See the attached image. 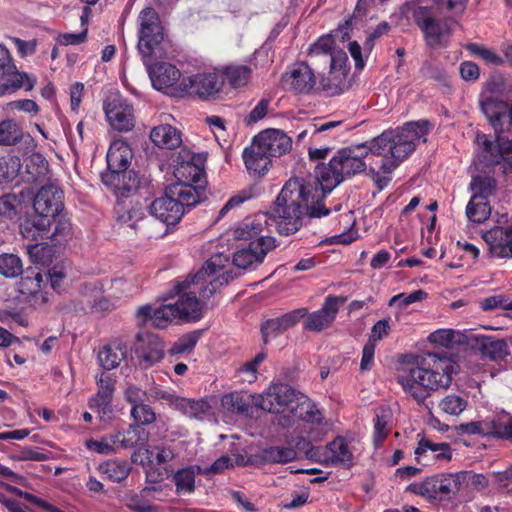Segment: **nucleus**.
<instances>
[{
  "label": "nucleus",
  "mask_w": 512,
  "mask_h": 512,
  "mask_svg": "<svg viewBox=\"0 0 512 512\" xmlns=\"http://www.w3.org/2000/svg\"><path fill=\"white\" fill-rule=\"evenodd\" d=\"M312 191L313 187L306 185L303 180L290 179L276 198L272 215L260 212L246 218L233 230L234 239L248 244L259 243L260 238H272L264 234L272 224L276 225L279 233L289 235L300 229L304 216L312 218L328 215V209L320 210V202L314 203Z\"/></svg>",
  "instance_id": "nucleus-1"
},
{
  "label": "nucleus",
  "mask_w": 512,
  "mask_h": 512,
  "mask_svg": "<svg viewBox=\"0 0 512 512\" xmlns=\"http://www.w3.org/2000/svg\"><path fill=\"white\" fill-rule=\"evenodd\" d=\"M227 262V256L215 254L195 275L188 276L175 285L174 289L179 296L174 303L178 318L197 321L202 317L204 302L234 278L231 272L218 274Z\"/></svg>",
  "instance_id": "nucleus-2"
},
{
  "label": "nucleus",
  "mask_w": 512,
  "mask_h": 512,
  "mask_svg": "<svg viewBox=\"0 0 512 512\" xmlns=\"http://www.w3.org/2000/svg\"><path fill=\"white\" fill-rule=\"evenodd\" d=\"M430 130L428 121H417L406 123L396 131H385L381 135L369 141L371 152L370 173L377 185L383 188L388 179L379 177V173L390 174L400 162L407 158L416 148L417 142Z\"/></svg>",
  "instance_id": "nucleus-3"
},
{
  "label": "nucleus",
  "mask_w": 512,
  "mask_h": 512,
  "mask_svg": "<svg viewBox=\"0 0 512 512\" xmlns=\"http://www.w3.org/2000/svg\"><path fill=\"white\" fill-rule=\"evenodd\" d=\"M481 108L495 131V142L484 134H478L477 144L481 149L479 163L489 168L494 174L512 173V142L504 133L512 127V105L494 98L486 97L481 101Z\"/></svg>",
  "instance_id": "nucleus-4"
},
{
  "label": "nucleus",
  "mask_w": 512,
  "mask_h": 512,
  "mask_svg": "<svg viewBox=\"0 0 512 512\" xmlns=\"http://www.w3.org/2000/svg\"><path fill=\"white\" fill-rule=\"evenodd\" d=\"M453 373H456V364L449 357L427 353L415 366L404 368L397 379L407 395L423 403L431 392L448 388Z\"/></svg>",
  "instance_id": "nucleus-5"
},
{
  "label": "nucleus",
  "mask_w": 512,
  "mask_h": 512,
  "mask_svg": "<svg viewBox=\"0 0 512 512\" xmlns=\"http://www.w3.org/2000/svg\"><path fill=\"white\" fill-rule=\"evenodd\" d=\"M371 152L369 151V142L362 143L356 146H349L338 150L335 155L330 159L328 164H319L316 168V178L321 186L319 190L316 185L306 182V185H311L313 191L311 195L315 197L314 203L320 202V210L326 209L322 198L327 192H331L338 186L346 177H351L356 174L364 172L367 167L370 168ZM302 180V178H299Z\"/></svg>",
  "instance_id": "nucleus-6"
},
{
  "label": "nucleus",
  "mask_w": 512,
  "mask_h": 512,
  "mask_svg": "<svg viewBox=\"0 0 512 512\" xmlns=\"http://www.w3.org/2000/svg\"><path fill=\"white\" fill-rule=\"evenodd\" d=\"M199 203L197 192L186 186L170 185L163 196L155 199L149 206L150 214L167 225L180 221L185 208L194 207Z\"/></svg>",
  "instance_id": "nucleus-7"
},
{
  "label": "nucleus",
  "mask_w": 512,
  "mask_h": 512,
  "mask_svg": "<svg viewBox=\"0 0 512 512\" xmlns=\"http://www.w3.org/2000/svg\"><path fill=\"white\" fill-rule=\"evenodd\" d=\"M413 19L423 33L425 42L430 47L445 45L450 39L456 22L452 18H437L427 7H417Z\"/></svg>",
  "instance_id": "nucleus-8"
},
{
  "label": "nucleus",
  "mask_w": 512,
  "mask_h": 512,
  "mask_svg": "<svg viewBox=\"0 0 512 512\" xmlns=\"http://www.w3.org/2000/svg\"><path fill=\"white\" fill-rule=\"evenodd\" d=\"M174 176L177 182L173 185L186 186L197 192L199 202L204 197V168L199 157H196L189 150H181L177 157V164L174 169Z\"/></svg>",
  "instance_id": "nucleus-9"
},
{
  "label": "nucleus",
  "mask_w": 512,
  "mask_h": 512,
  "mask_svg": "<svg viewBox=\"0 0 512 512\" xmlns=\"http://www.w3.org/2000/svg\"><path fill=\"white\" fill-rule=\"evenodd\" d=\"M138 50L144 59L151 57L155 48L164 39L163 27L158 13L153 8H145L139 14Z\"/></svg>",
  "instance_id": "nucleus-10"
},
{
  "label": "nucleus",
  "mask_w": 512,
  "mask_h": 512,
  "mask_svg": "<svg viewBox=\"0 0 512 512\" xmlns=\"http://www.w3.org/2000/svg\"><path fill=\"white\" fill-rule=\"evenodd\" d=\"M297 398V392L283 383L273 384L263 394L252 397L255 407L270 413H291Z\"/></svg>",
  "instance_id": "nucleus-11"
},
{
  "label": "nucleus",
  "mask_w": 512,
  "mask_h": 512,
  "mask_svg": "<svg viewBox=\"0 0 512 512\" xmlns=\"http://www.w3.org/2000/svg\"><path fill=\"white\" fill-rule=\"evenodd\" d=\"M275 247L274 238H260L259 243L250 242L234 253L233 264L240 269H254L264 261L266 255Z\"/></svg>",
  "instance_id": "nucleus-12"
},
{
  "label": "nucleus",
  "mask_w": 512,
  "mask_h": 512,
  "mask_svg": "<svg viewBox=\"0 0 512 512\" xmlns=\"http://www.w3.org/2000/svg\"><path fill=\"white\" fill-rule=\"evenodd\" d=\"M457 488V481L452 475L429 477L422 482L413 483L409 490L417 495L432 500H447Z\"/></svg>",
  "instance_id": "nucleus-13"
},
{
  "label": "nucleus",
  "mask_w": 512,
  "mask_h": 512,
  "mask_svg": "<svg viewBox=\"0 0 512 512\" xmlns=\"http://www.w3.org/2000/svg\"><path fill=\"white\" fill-rule=\"evenodd\" d=\"M0 85L4 89H19L24 87L30 91L35 85V79L26 73H20L12 63L9 51L0 45Z\"/></svg>",
  "instance_id": "nucleus-14"
},
{
  "label": "nucleus",
  "mask_w": 512,
  "mask_h": 512,
  "mask_svg": "<svg viewBox=\"0 0 512 512\" xmlns=\"http://www.w3.org/2000/svg\"><path fill=\"white\" fill-rule=\"evenodd\" d=\"M63 191L54 184L42 186L34 197L33 207L44 218L54 217L63 209Z\"/></svg>",
  "instance_id": "nucleus-15"
},
{
  "label": "nucleus",
  "mask_w": 512,
  "mask_h": 512,
  "mask_svg": "<svg viewBox=\"0 0 512 512\" xmlns=\"http://www.w3.org/2000/svg\"><path fill=\"white\" fill-rule=\"evenodd\" d=\"M109 124L118 131H130L135 124L134 110L126 100L113 97L104 106Z\"/></svg>",
  "instance_id": "nucleus-16"
},
{
  "label": "nucleus",
  "mask_w": 512,
  "mask_h": 512,
  "mask_svg": "<svg viewBox=\"0 0 512 512\" xmlns=\"http://www.w3.org/2000/svg\"><path fill=\"white\" fill-rule=\"evenodd\" d=\"M283 85L296 93L309 94L316 85V78L311 67L304 62L295 64L282 76Z\"/></svg>",
  "instance_id": "nucleus-17"
},
{
  "label": "nucleus",
  "mask_w": 512,
  "mask_h": 512,
  "mask_svg": "<svg viewBox=\"0 0 512 512\" xmlns=\"http://www.w3.org/2000/svg\"><path fill=\"white\" fill-rule=\"evenodd\" d=\"M344 298L328 296L321 309L308 315L304 322L305 329L313 332H321L332 325L339 311L340 303Z\"/></svg>",
  "instance_id": "nucleus-18"
},
{
  "label": "nucleus",
  "mask_w": 512,
  "mask_h": 512,
  "mask_svg": "<svg viewBox=\"0 0 512 512\" xmlns=\"http://www.w3.org/2000/svg\"><path fill=\"white\" fill-rule=\"evenodd\" d=\"M136 355L139 364L144 369H148L163 358L164 344L157 335L138 334Z\"/></svg>",
  "instance_id": "nucleus-19"
},
{
  "label": "nucleus",
  "mask_w": 512,
  "mask_h": 512,
  "mask_svg": "<svg viewBox=\"0 0 512 512\" xmlns=\"http://www.w3.org/2000/svg\"><path fill=\"white\" fill-rule=\"evenodd\" d=\"M308 314L306 308H298L284 315L266 320L261 325V333L264 344L276 338L286 330L295 326L303 317Z\"/></svg>",
  "instance_id": "nucleus-20"
},
{
  "label": "nucleus",
  "mask_w": 512,
  "mask_h": 512,
  "mask_svg": "<svg viewBox=\"0 0 512 512\" xmlns=\"http://www.w3.org/2000/svg\"><path fill=\"white\" fill-rule=\"evenodd\" d=\"M132 156V150L126 141L122 139L113 141L106 157L109 170L108 176L110 178H120L121 173L127 171ZM105 177L107 175H103V179Z\"/></svg>",
  "instance_id": "nucleus-21"
},
{
  "label": "nucleus",
  "mask_w": 512,
  "mask_h": 512,
  "mask_svg": "<svg viewBox=\"0 0 512 512\" xmlns=\"http://www.w3.org/2000/svg\"><path fill=\"white\" fill-rule=\"evenodd\" d=\"M270 157L285 154L291 149V138L278 129H267L253 139Z\"/></svg>",
  "instance_id": "nucleus-22"
},
{
  "label": "nucleus",
  "mask_w": 512,
  "mask_h": 512,
  "mask_svg": "<svg viewBox=\"0 0 512 512\" xmlns=\"http://www.w3.org/2000/svg\"><path fill=\"white\" fill-rule=\"evenodd\" d=\"M146 206L137 202L131 207L124 208L118 205L117 208V221L121 225H127L135 232H140L148 235L147 227L151 224V219L145 216Z\"/></svg>",
  "instance_id": "nucleus-23"
},
{
  "label": "nucleus",
  "mask_w": 512,
  "mask_h": 512,
  "mask_svg": "<svg viewBox=\"0 0 512 512\" xmlns=\"http://www.w3.org/2000/svg\"><path fill=\"white\" fill-rule=\"evenodd\" d=\"M490 251L498 257H509L512 252V227H494L483 234Z\"/></svg>",
  "instance_id": "nucleus-24"
},
{
  "label": "nucleus",
  "mask_w": 512,
  "mask_h": 512,
  "mask_svg": "<svg viewBox=\"0 0 512 512\" xmlns=\"http://www.w3.org/2000/svg\"><path fill=\"white\" fill-rule=\"evenodd\" d=\"M243 158L248 172L254 176L264 175L271 164V157L254 140L245 148Z\"/></svg>",
  "instance_id": "nucleus-25"
},
{
  "label": "nucleus",
  "mask_w": 512,
  "mask_h": 512,
  "mask_svg": "<svg viewBox=\"0 0 512 512\" xmlns=\"http://www.w3.org/2000/svg\"><path fill=\"white\" fill-rule=\"evenodd\" d=\"M149 76L154 88L165 90L174 87L181 73L174 65L161 62L149 69Z\"/></svg>",
  "instance_id": "nucleus-26"
},
{
  "label": "nucleus",
  "mask_w": 512,
  "mask_h": 512,
  "mask_svg": "<svg viewBox=\"0 0 512 512\" xmlns=\"http://www.w3.org/2000/svg\"><path fill=\"white\" fill-rule=\"evenodd\" d=\"M190 87L200 97L218 93L223 87V77L219 72L197 74L189 78Z\"/></svg>",
  "instance_id": "nucleus-27"
},
{
  "label": "nucleus",
  "mask_w": 512,
  "mask_h": 512,
  "mask_svg": "<svg viewBox=\"0 0 512 512\" xmlns=\"http://www.w3.org/2000/svg\"><path fill=\"white\" fill-rule=\"evenodd\" d=\"M116 442L118 447L128 448H143L147 445L149 440V432L136 424H130L127 430L118 431L115 433Z\"/></svg>",
  "instance_id": "nucleus-28"
},
{
  "label": "nucleus",
  "mask_w": 512,
  "mask_h": 512,
  "mask_svg": "<svg viewBox=\"0 0 512 512\" xmlns=\"http://www.w3.org/2000/svg\"><path fill=\"white\" fill-rule=\"evenodd\" d=\"M150 139L162 149H175L182 143L181 132L169 124L154 127L150 132Z\"/></svg>",
  "instance_id": "nucleus-29"
},
{
  "label": "nucleus",
  "mask_w": 512,
  "mask_h": 512,
  "mask_svg": "<svg viewBox=\"0 0 512 512\" xmlns=\"http://www.w3.org/2000/svg\"><path fill=\"white\" fill-rule=\"evenodd\" d=\"M47 226H50L49 219L31 217L21 223L20 232L25 239L47 246Z\"/></svg>",
  "instance_id": "nucleus-30"
},
{
  "label": "nucleus",
  "mask_w": 512,
  "mask_h": 512,
  "mask_svg": "<svg viewBox=\"0 0 512 512\" xmlns=\"http://www.w3.org/2000/svg\"><path fill=\"white\" fill-rule=\"evenodd\" d=\"M414 453L418 462H421L422 457L444 461H449L452 457L448 443H434L426 438L419 440Z\"/></svg>",
  "instance_id": "nucleus-31"
},
{
  "label": "nucleus",
  "mask_w": 512,
  "mask_h": 512,
  "mask_svg": "<svg viewBox=\"0 0 512 512\" xmlns=\"http://www.w3.org/2000/svg\"><path fill=\"white\" fill-rule=\"evenodd\" d=\"M324 462L330 465H351L352 453L344 438L337 437L326 446Z\"/></svg>",
  "instance_id": "nucleus-32"
},
{
  "label": "nucleus",
  "mask_w": 512,
  "mask_h": 512,
  "mask_svg": "<svg viewBox=\"0 0 512 512\" xmlns=\"http://www.w3.org/2000/svg\"><path fill=\"white\" fill-rule=\"evenodd\" d=\"M288 417L310 423H320L322 421V414L320 410L316 407L315 403L306 396H300L297 398Z\"/></svg>",
  "instance_id": "nucleus-33"
},
{
  "label": "nucleus",
  "mask_w": 512,
  "mask_h": 512,
  "mask_svg": "<svg viewBox=\"0 0 512 512\" xmlns=\"http://www.w3.org/2000/svg\"><path fill=\"white\" fill-rule=\"evenodd\" d=\"M97 358L105 370L115 369L126 358V346L120 342L106 345L98 352Z\"/></svg>",
  "instance_id": "nucleus-34"
},
{
  "label": "nucleus",
  "mask_w": 512,
  "mask_h": 512,
  "mask_svg": "<svg viewBox=\"0 0 512 512\" xmlns=\"http://www.w3.org/2000/svg\"><path fill=\"white\" fill-rule=\"evenodd\" d=\"M47 226V246H56L66 241L71 232V224L67 218L58 214L52 217Z\"/></svg>",
  "instance_id": "nucleus-35"
},
{
  "label": "nucleus",
  "mask_w": 512,
  "mask_h": 512,
  "mask_svg": "<svg viewBox=\"0 0 512 512\" xmlns=\"http://www.w3.org/2000/svg\"><path fill=\"white\" fill-rule=\"evenodd\" d=\"M333 47V39L331 36H322L313 44L308 51L312 64L316 65L318 58L325 65L333 66L335 59L331 53Z\"/></svg>",
  "instance_id": "nucleus-36"
},
{
  "label": "nucleus",
  "mask_w": 512,
  "mask_h": 512,
  "mask_svg": "<svg viewBox=\"0 0 512 512\" xmlns=\"http://www.w3.org/2000/svg\"><path fill=\"white\" fill-rule=\"evenodd\" d=\"M174 409L179 410L182 414L190 418L202 419L204 415L210 412L211 406L203 399L193 400L178 396Z\"/></svg>",
  "instance_id": "nucleus-37"
},
{
  "label": "nucleus",
  "mask_w": 512,
  "mask_h": 512,
  "mask_svg": "<svg viewBox=\"0 0 512 512\" xmlns=\"http://www.w3.org/2000/svg\"><path fill=\"white\" fill-rule=\"evenodd\" d=\"M44 283V274L38 269H27L19 282V291L23 295L37 297L41 294Z\"/></svg>",
  "instance_id": "nucleus-38"
},
{
  "label": "nucleus",
  "mask_w": 512,
  "mask_h": 512,
  "mask_svg": "<svg viewBox=\"0 0 512 512\" xmlns=\"http://www.w3.org/2000/svg\"><path fill=\"white\" fill-rule=\"evenodd\" d=\"M255 395L256 394L243 395L237 392L230 393L222 397L221 405L229 411L248 414L250 408L255 406L254 400L252 399Z\"/></svg>",
  "instance_id": "nucleus-39"
},
{
  "label": "nucleus",
  "mask_w": 512,
  "mask_h": 512,
  "mask_svg": "<svg viewBox=\"0 0 512 512\" xmlns=\"http://www.w3.org/2000/svg\"><path fill=\"white\" fill-rule=\"evenodd\" d=\"M26 172L28 181L41 182L48 176V161L40 153H33L26 161Z\"/></svg>",
  "instance_id": "nucleus-40"
},
{
  "label": "nucleus",
  "mask_w": 512,
  "mask_h": 512,
  "mask_svg": "<svg viewBox=\"0 0 512 512\" xmlns=\"http://www.w3.org/2000/svg\"><path fill=\"white\" fill-rule=\"evenodd\" d=\"M491 214L488 200L480 196H472L466 207L467 218L474 223L485 222Z\"/></svg>",
  "instance_id": "nucleus-41"
},
{
  "label": "nucleus",
  "mask_w": 512,
  "mask_h": 512,
  "mask_svg": "<svg viewBox=\"0 0 512 512\" xmlns=\"http://www.w3.org/2000/svg\"><path fill=\"white\" fill-rule=\"evenodd\" d=\"M329 67L328 74L321 77L319 85L323 91L331 95L340 94L343 91L345 72L342 69H336L335 64Z\"/></svg>",
  "instance_id": "nucleus-42"
},
{
  "label": "nucleus",
  "mask_w": 512,
  "mask_h": 512,
  "mask_svg": "<svg viewBox=\"0 0 512 512\" xmlns=\"http://www.w3.org/2000/svg\"><path fill=\"white\" fill-rule=\"evenodd\" d=\"M200 473L201 468L199 466H190L178 470L173 476L177 492L192 493L195 490V476Z\"/></svg>",
  "instance_id": "nucleus-43"
},
{
  "label": "nucleus",
  "mask_w": 512,
  "mask_h": 512,
  "mask_svg": "<svg viewBox=\"0 0 512 512\" xmlns=\"http://www.w3.org/2000/svg\"><path fill=\"white\" fill-rule=\"evenodd\" d=\"M219 73L223 77V83L227 81L232 87L237 88L248 83L251 69L244 65L228 66Z\"/></svg>",
  "instance_id": "nucleus-44"
},
{
  "label": "nucleus",
  "mask_w": 512,
  "mask_h": 512,
  "mask_svg": "<svg viewBox=\"0 0 512 512\" xmlns=\"http://www.w3.org/2000/svg\"><path fill=\"white\" fill-rule=\"evenodd\" d=\"M101 473L114 482L125 480L131 471L127 461H107L99 466Z\"/></svg>",
  "instance_id": "nucleus-45"
},
{
  "label": "nucleus",
  "mask_w": 512,
  "mask_h": 512,
  "mask_svg": "<svg viewBox=\"0 0 512 512\" xmlns=\"http://www.w3.org/2000/svg\"><path fill=\"white\" fill-rule=\"evenodd\" d=\"M296 457V451L290 447H269L261 452L262 460L268 463H288Z\"/></svg>",
  "instance_id": "nucleus-46"
},
{
  "label": "nucleus",
  "mask_w": 512,
  "mask_h": 512,
  "mask_svg": "<svg viewBox=\"0 0 512 512\" xmlns=\"http://www.w3.org/2000/svg\"><path fill=\"white\" fill-rule=\"evenodd\" d=\"M491 436L503 439H512V416L508 413H501L491 419Z\"/></svg>",
  "instance_id": "nucleus-47"
},
{
  "label": "nucleus",
  "mask_w": 512,
  "mask_h": 512,
  "mask_svg": "<svg viewBox=\"0 0 512 512\" xmlns=\"http://www.w3.org/2000/svg\"><path fill=\"white\" fill-rule=\"evenodd\" d=\"M22 136L21 127L13 120H3L0 122V145H15L22 139Z\"/></svg>",
  "instance_id": "nucleus-48"
},
{
  "label": "nucleus",
  "mask_w": 512,
  "mask_h": 512,
  "mask_svg": "<svg viewBox=\"0 0 512 512\" xmlns=\"http://www.w3.org/2000/svg\"><path fill=\"white\" fill-rule=\"evenodd\" d=\"M110 184L114 185L120 196H128L138 189L140 181L134 172L125 171L120 178H111Z\"/></svg>",
  "instance_id": "nucleus-49"
},
{
  "label": "nucleus",
  "mask_w": 512,
  "mask_h": 512,
  "mask_svg": "<svg viewBox=\"0 0 512 512\" xmlns=\"http://www.w3.org/2000/svg\"><path fill=\"white\" fill-rule=\"evenodd\" d=\"M23 273L22 260L15 254L0 255V274L6 278H16Z\"/></svg>",
  "instance_id": "nucleus-50"
},
{
  "label": "nucleus",
  "mask_w": 512,
  "mask_h": 512,
  "mask_svg": "<svg viewBox=\"0 0 512 512\" xmlns=\"http://www.w3.org/2000/svg\"><path fill=\"white\" fill-rule=\"evenodd\" d=\"M472 196H480L487 200L489 196L493 195L496 191L497 183L492 177L475 176L471 181Z\"/></svg>",
  "instance_id": "nucleus-51"
},
{
  "label": "nucleus",
  "mask_w": 512,
  "mask_h": 512,
  "mask_svg": "<svg viewBox=\"0 0 512 512\" xmlns=\"http://www.w3.org/2000/svg\"><path fill=\"white\" fill-rule=\"evenodd\" d=\"M176 317H178V313H176L174 304L163 305L153 311L151 324L157 328H165Z\"/></svg>",
  "instance_id": "nucleus-52"
},
{
  "label": "nucleus",
  "mask_w": 512,
  "mask_h": 512,
  "mask_svg": "<svg viewBox=\"0 0 512 512\" xmlns=\"http://www.w3.org/2000/svg\"><path fill=\"white\" fill-rule=\"evenodd\" d=\"M370 0H358L354 9L353 15L345 20V22L339 25V32L342 35V39L349 38V30L353 24H356L358 20H361L367 12Z\"/></svg>",
  "instance_id": "nucleus-53"
},
{
  "label": "nucleus",
  "mask_w": 512,
  "mask_h": 512,
  "mask_svg": "<svg viewBox=\"0 0 512 512\" xmlns=\"http://www.w3.org/2000/svg\"><path fill=\"white\" fill-rule=\"evenodd\" d=\"M130 415L135 422L134 424L141 427L153 424L156 421V413L154 409L145 403L136 407H131Z\"/></svg>",
  "instance_id": "nucleus-54"
},
{
  "label": "nucleus",
  "mask_w": 512,
  "mask_h": 512,
  "mask_svg": "<svg viewBox=\"0 0 512 512\" xmlns=\"http://www.w3.org/2000/svg\"><path fill=\"white\" fill-rule=\"evenodd\" d=\"M467 407V401L455 394L447 395L439 403V408L446 414L457 416L462 413Z\"/></svg>",
  "instance_id": "nucleus-55"
},
{
  "label": "nucleus",
  "mask_w": 512,
  "mask_h": 512,
  "mask_svg": "<svg viewBox=\"0 0 512 512\" xmlns=\"http://www.w3.org/2000/svg\"><path fill=\"white\" fill-rule=\"evenodd\" d=\"M482 348L484 354L493 360L503 359L508 354V345L503 339H487Z\"/></svg>",
  "instance_id": "nucleus-56"
},
{
  "label": "nucleus",
  "mask_w": 512,
  "mask_h": 512,
  "mask_svg": "<svg viewBox=\"0 0 512 512\" xmlns=\"http://www.w3.org/2000/svg\"><path fill=\"white\" fill-rule=\"evenodd\" d=\"M465 48L489 64L496 66L504 64L503 58L497 55L494 51L485 48L484 46L478 45L476 43H469L465 46Z\"/></svg>",
  "instance_id": "nucleus-57"
},
{
  "label": "nucleus",
  "mask_w": 512,
  "mask_h": 512,
  "mask_svg": "<svg viewBox=\"0 0 512 512\" xmlns=\"http://www.w3.org/2000/svg\"><path fill=\"white\" fill-rule=\"evenodd\" d=\"M491 428V420H485L461 424L457 431L459 434L491 436Z\"/></svg>",
  "instance_id": "nucleus-58"
},
{
  "label": "nucleus",
  "mask_w": 512,
  "mask_h": 512,
  "mask_svg": "<svg viewBox=\"0 0 512 512\" xmlns=\"http://www.w3.org/2000/svg\"><path fill=\"white\" fill-rule=\"evenodd\" d=\"M199 339L198 332H191L180 337L171 347L170 353L172 355L181 354L191 351Z\"/></svg>",
  "instance_id": "nucleus-59"
},
{
  "label": "nucleus",
  "mask_w": 512,
  "mask_h": 512,
  "mask_svg": "<svg viewBox=\"0 0 512 512\" xmlns=\"http://www.w3.org/2000/svg\"><path fill=\"white\" fill-rule=\"evenodd\" d=\"M20 200L14 194H6L0 197V216L12 219L17 215Z\"/></svg>",
  "instance_id": "nucleus-60"
},
{
  "label": "nucleus",
  "mask_w": 512,
  "mask_h": 512,
  "mask_svg": "<svg viewBox=\"0 0 512 512\" xmlns=\"http://www.w3.org/2000/svg\"><path fill=\"white\" fill-rule=\"evenodd\" d=\"M87 447L90 450L96 451L100 454H109L116 447H118V443L116 442L115 433L109 436L103 437L100 441L89 440L87 441Z\"/></svg>",
  "instance_id": "nucleus-61"
},
{
  "label": "nucleus",
  "mask_w": 512,
  "mask_h": 512,
  "mask_svg": "<svg viewBox=\"0 0 512 512\" xmlns=\"http://www.w3.org/2000/svg\"><path fill=\"white\" fill-rule=\"evenodd\" d=\"M480 307L484 311H490L497 308L512 310V300H508L504 294L493 295L483 299L480 302Z\"/></svg>",
  "instance_id": "nucleus-62"
},
{
  "label": "nucleus",
  "mask_w": 512,
  "mask_h": 512,
  "mask_svg": "<svg viewBox=\"0 0 512 512\" xmlns=\"http://www.w3.org/2000/svg\"><path fill=\"white\" fill-rule=\"evenodd\" d=\"M150 458H154L156 463L161 465L170 462L175 457V452L170 446L156 445L146 449Z\"/></svg>",
  "instance_id": "nucleus-63"
},
{
  "label": "nucleus",
  "mask_w": 512,
  "mask_h": 512,
  "mask_svg": "<svg viewBox=\"0 0 512 512\" xmlns=\"http://www.w3.org/2000/svg\"><path fill=\"white\" fill-rule=\"evenodd\" d=\"M124 399L131 407H136L145 403L148 399V393L134 384H127L124 390Z\"/></svg>",
  "instance_id": "nucleus-64"
}]
</instances>
